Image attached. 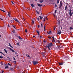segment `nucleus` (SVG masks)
<instances>
[{
  "label": "nucleus",
  "mask_w": 73,
  "mask_h": 73,
  "mask_svg": "<svg viewBox=\"0 0 73 73\" xmlns=\"http://www.w3.org/2000/svg\"><path fill=\"white\" fill-rule=\"evenodd\" d=\"M55 8H56V7H57V5H56V4H55Z\"/></svg>",
  "instance_id": "obj_40"
},
{
  "label": "nucleus",
  "mask_w": 73,
  "mask_h": 73,
  "mask_svg": "<svg viewBox=\"0 0 73 73\" xmlns=\"http://www.w3.org/2000/svg\"><path fill=\"white\" fill-rule=\"evenodd\" d=\"M7 58H9V59H10V58H9V57H8V56H7Z\"/></svg>",
  "instance_id": "obj_53"
},
{
  "label": "nucleus",
  "mask_w": 73,
  "mask_h": 73,
  "mask_svg": "<svg viewBox=\"0 0 73 73\" xmlns=\"http://www.w3.org/2000/svg\"><path fill=\"white\" fill-rule=\"evenodd\" d=\"M31 5L32 8H33V7H34V5L32 4H31Z\"/></svg>",
  "instance_id": "obj_14"
},
{
  "label": "nucleus",
  "mask_w": 73,
  "mask_h": 73,
  "mask_svg": "<svg viewBox=\"0 0 73 73\" xmlns=\"http://www.w3.org/2000/svg\"><path fill=\"white\" fill-rule=\"evenodd\" d=\"M33 38H34V37H35V36L33 35Z\"/></svg>",
  "instance_id": "obj_55"
},
{
  "label": "nucleus",
  "mask_w": 73,
  "mask_h": 73,
  "mask_svg": "<svg viewBox=\"0 0 73 73\" xmlns=\"http://www.w3.org/2000/svg\"><path fill=\"white\" fill-rule=\"evenodd\" d=\"M66 9H67V5H66L65 7V10H66Z\"/></svg>",
  "instance_id": "obj_22"
},
{
  "label": "nucleus",
  "mask_w": 73,
  "mask_h": 73,
  "mask_svg": "<svg viewBox=\"0 0 73 73\" xmlns=\"http://www.w3.org/2000/svg\"><path fill=\"white\" fill-rule=\"evenodd\" d=\"M63 20V19H62V20H61V21H62Z\"/></svg>",
  "instance_id": "obj_62"
},
{
  "label": "nucleus",
  "mask_w": 73,
  "mask_h": 73,
  "mask_svg": "<svg viewBox=\"0 0 73 73\" xmlns=\"http://www.w3.org/2000/svg\"><path fill=\"white\" fill-rule=\"evenodd\" d=\"M48 38H49L50 39V38H51V37L50 36L48 37Z\"/></svg>",
  "instance_id": "obj_43"
},
{
  "label": "nucleus",
  "mask_w": 73,
  "mask_h": 73,
  "mask_svg": "<svg viewBox=\"0 0 73 73\" xmlns=\"http://www.w3.org/2000/svg\"><path fill=\"white\" fill-rule=\"evenodd\" d=\"M52 45H53V44L51 43H50V44H48V46H46V47L48 48L49 50H50V47L52 46Z\"/></svg>",
  "instance_id": "obj_1"
},
{
  "label": "nucleus",
  "mask_w": 73,
  "mask_h": 73,
  "mask_svg": "<svg viewBox=\"0 0 73 73\" xmlns=\"http://www.w3.org/2000/svg\"><path fill=\"white\" fill-rule=\"evenodd\" d=\"M39 17L40 18V20H42V19L43 18L42 17H41V16H39Z\"/></svg>",
  "instance_id": "obj_16"
},
{
  "label": "nucleus",
  "mask_w": 73,
  "mask_h": 73,
  "mask_svg": "<svg viewBox=\"0 0 73 73\" xmlns=\"http://www.w3.org/2000/svg\"><path fill=\"white\" fill-rule=\"evenodd\" d=\"M47 33L48 34V35H49V32L48 31H47Z\"/></svg>",
  "instance_id": "obj_46"
},
{
  "label": "nucleus",
  "mask_w": 73,
  "mask_h": 73,
  "mask_svg": "<svg viewBox=\"0 0 73 73\" xmlns=\"http://www.w3.org/2000/svg\"><path fill=\"white\" fill-rule=\"evenodd\" d=\"M36 13L38 14H39V12H38V11H36Z\"/></svg>",
  "instance_id": "obj_35"
},
{
  "label": "nucleus",
  "mask_w": 73,
  "mask_h": 73,
  "mask_svg": "<svg viewBox=\"0 0 73 73\" xmlns=\"http://www.w3.org/2000/svg\"><path fill=\"white\" fill-rule=\"evenodd\" d=\"M53 15L54 16V17H56V15H54V14H53Z\"/></svg>",
  "instance_id": "obj_49"
},
{
  "label": "nucleus",
  "mask_w": 73,
  "mask_h": 73,
  "mask_svg": "<svg viewBox=\"0 0 73 73\" xmlns=\"http://www.w3.org/2000/svg\"><path fill=\"white\" fill-rule=\"evenodd\" d=\"M0 10H1L2 11H3V12H5V11L4 10H1V9H0Z\"/></svg>",
  "instance_id": "obj_28"
},
{
  "label": "nucleus",
  "mask_w": 73,
  "mask_h": 73,
  "mask_svg": "<svg viewBox=\"0 0 73 73\" xmlns=\"http://www.w3.org/2000/svg\"><path fill=\"white\" fill-rule=\"evenodd\" d=\"M10 14H11V12H9L8 13V15L9 17H11V15H10Z\"/></svg>",
  "instance_id": "obj_8"
},
{
  "label": "nucleus",
  "mask_w": 73,
  "mask_h": 73,
  "mask_svg": "<svg viewBox=\"0 0 73 73\" xmlns=\"http://www.w3.org/2000/svg\"><path fill=\"white\" fill-rule=\"evenodd\" d=\"M19 39H20V40H22V38H21V37H20V36H19Z\"/></svg>",
  "instance_id": "obj_18"
},
{
  "label": "nucleus",
  "mask_w": 73,
  "mask_h": 73,
  "mask_svg": "<svg viewBox=\"0 0 73 73\" xmlns=\"http://www.w3.org/2000/svg\"><path fill=\"white\" fill-rule=\"evenodd\" d=\"M25 32L26 33H27V30H25Z\"/></svg>",
  "instance_id": "obj_52"
},
{
  "label": "nucleus",
  "mask_w": 73,
  "mask_h": 73,
  "mask_svg": "<svg viewBox=\"0 0 73 73\" xmlns=\"http://www.w3.org/2000/svg\"><path fill=\"white\" fill-rule=\"evenodd\" d=\"M35 0V1H37V0Z\"/></svg>",
  "instance_id": "obj_64"
},
{
  "label": "nucleus",
  "mask_w": 73,
  "mask_h": 73,
  "mask_svg": "<svg viewBox=\"0 0 73 73\" xmlns=\"http://www.w3.org/2000/svg\"><path fill=\"white\" fill-rule=\"evenodd\" d=\"M32 22L33 23V24H34V23H35V21H32Z\"/></svg>",
  "instance_id": "obj_38"
},
{
  "label": "nucleus",
  "mask_w": 73,
  "mask_h": 73,
  "mask_svg": "<svg viewBox=\"0 0 73 73\" xmlns=\"http://www.w3.org/2000/svg\"><path fill=\"white\" fill-rule=\"evenodd\" d=\"M49 34H50V33H51V31H49Z\"/></svg>",
  "instance_id": "obj_50"
},
{
  "label": "nucleus",
  "mask_w": 73,
  "mask_h": 73,
  "mask_svg": "<svg viewBox=\"0 0 73 73\" xmlns=\"http://www.w3.org/2000/svg\"><path fill=\"white\" fill-rule=\"evenodd\" d=\"M8 27H9V25H8Z\"/></svg>",
  "instance_id": "obj_61"
},
{
  "label": "nucleus",
  "mask_w": 73,
  "mask_h": 73,
  "mask_svg": "<svg viewBox=\"0 0 73 73\" xmlns=\"http://www.w3.org/2000/svg\"><path fill=\"white\" fill-rule=\"evenodd\" d=\"M44 53H46V52H44Z\"/></svg>",
  "instance_id": "obj_63"
},
{
  "label": "nucleus",
  "mask_w": 73,
  "mask_h": 73,
  "mask_svg": "<svg viewBox=\"0 0 73 73\" xmlns=\"http://www.w3.org/2000/svg\"><path fill=\"white\" fill-rule=\"evenodd\" d=\"M45 1H46V2H48V0H45Z\"/></svg>",
  "instance_id": "obj_48"
},
{
  "label": "nucleus",
  "mask_w": 73,
  "mask_h": 73,
  "mask_svg": "<svg viewBox=\"0 0 73 73\" xmlns=\"http://www.w3.org/2000/svg\"><path fill=\"white\" fill-rule=\"evenodd\" d=\"M38 28H40V25H38Z\"/></svg>",
  "instance_id": "obj_44"
},
{
  "label": "nucleus",
  "mask_w": 73,
  "mask_h": 73,
  "mask_svg": "<svg viewBox=\"0 0 73 73\" xmlns=\"http://www.w3.org/2000/svg\"><path fill=\"white\" fill-rule=\"evenodd\" d=\"M10 47H11V48H13V47H12V46H10Z\"/></svg>",
  "instance_id": "obj_57"
},
{
  "label": "nucleus",
  "mask_w": 73,
  "mask_h": 73,
  "mask_svg": "<svg viewBox=\"0 0 73 73\" xmlns=\"http://www.w3.org/2000/svg\"><path fill=\"white\" fill-rule=\"evenodd\" d=\"M44 31H45V26L44 27Z\"/></svg>",
  "instance_id": "obj_32"
},
{
  "label": "nucleus",
  "mask_w": 73,
  "mask_h": 73,
  "mask_svg": "<svg viewBox=\"0 0 73 73\" xmlns=\"http://www.w3.org/2000/svg\"><path fill=\"white\" fill-rule=\"evenodd\" d=\"M54 30H55V28H54Z\"/></svg>",
  "instance_id": "obj_60"
},
{
  "label": "nucleus",
  "mask_w": 73,
  "mask_h": 73,
  "mask_svg": "<svg viewBox=\"0 0 73 73\" xmlns=\"http://www.w3.org/2000/svg\"><path fill=\"white\" fill-rule=\"evenodd\" d=\"M59 65H63V64H64V63H59Z\"/></svg>",
  "instance_id": "obj_7"
},
{
  "label": "nucleus",
  "mask_w": 73,
  "mask_h": 73,
  "mask_svg": "<svg viewBox=\"0 0 73 73\" xmlns=\"http://www.w3.org/2000/svg\"><path fill=\"white\" fill-rule=\"evenodd\" d=\"M3 57L1 56H0V58H3Z\"/></svg>",
  "instance_id": "obj_31"
},
{
  "label": "nucleus",
  "mask_w": 73,
  "mask_h": 73,
  "mask_svg": "<svg viewBox=\"0 0 73 73\" xmlns=\"http://www.w3.org/2000/svg\"><path fill=\"white\" fill-rule=\"evenodd\" d=\"M12 69H13V68H12L10 69V70H12Z\"/></svg>",
  "instance_id": "obj_58"
},
{
  "label": "nucleus",
  "mask_w": 73,
  "mask_h": 73,
  "mask_svg": "<svg viewBox=\"0 0 73 73\" xmlns=\"http://www.w3.org/2000/svg\"><path fill=\"white\" fill-rule=\"evenodd\" d=\"M70 30H73V28L70 27Z\"/></svg>",
  "instance_id": "obj_20"
},
{
  "label": "nucleus",
  "mask_w": 73,
  "mask_h": 73,
  "mask_svg": "<svg viewBox=\"0 0 73 73\" xmlns=\"http://www.w3.org/2000/svg\"><path fill=\"white\" fill-rule=\"evenodd\" d=\"M43 1H43V0H40L39 1V3H42V2H43Z\"/></svg>",
  "instance_id": "obj_11"
},
{
  "label": "nucleus",
  "mask_w": 73,
  "mask_h": 73,
  "mask_svg": "<svg viewBox=\"0 0 73 73\" xmlns=\"http://www.w3.org/2000/svg\"><path fill=\"white\" fill-rule=\"evenodd\" d=\"M0 53H1V54H3V56H5V55L3 53V52H0Z\"/></svg>",
  "instance_id": "obj_24"
},
{
  "label": "nucleus",
  "mask_w": 73,
  "mask_h": 73,
  "mask_svg": "<svg viewBox=\"0 0 73 73\" xmlns=\"http://www.w3.org/2000/svg\"><path fill=\"white\" fill-rule=\"evenodd\" d=\"M40 38H41V37H42V36H40Z\"/></svg>",
  "instance_id": "obj_54"
},
{
  "label": "nucleus",
  "mask_w": 73,
  "mask_h": 73,
  "mask_svg": "<svg viewBox=\"0 0 73 73\" xmlns=\"http://www.w3.org/2000/svg\"><path fill=\"white\" fill-rule=\"evenodd\" d=\"M11 3L13 4H14V3H13V1H11Z\"/></svg>",
  "instance_id": "obj_45"
},
{
  "label": "nucleus",
  "mask_w": 73,
  "mask_h": 73,
  "mask_svg": "<svg viewBox=\"0 0 73 73\" xmlns=\"http://www.w3.org/2000/svg\"><path fill=\"white\" fill-rule=\"evenodd\" d=\"M9 46H11V44L9 43Z\"/></svg>",
  "instance_id": "obj_39"
},
{
  "label": "nucleus",
  "mask_w": 73,
  "mask_h": 73,
  "mask_svg": "<svg viewBox=\"0 0 73 73\" xmlns=\"http://www.w3.org/2000/svg\"><path fill=\"white\" fill-rule=\"evenodd\" d=\"M4 50L5 53H7V51L5 49H4Z\"/></svg>",
  "instance_id": "obj_23"
},
{
  "label": "nucleus",
  "mask_w": 73,
  "mask_h": 73,
  "mask_svg": "<svg viewBox=\"0 0 73 73\" xmlns=\"http://www.w3.org/2000/svg\"><path fill=\"white\" fill-rule=\"evenodd\" d=\"M10 50H11V51L13 52H14V53H15V52L14 50H13L12 49V48H10Z\"/></svg>",
  "instance_id": "obj_9"
},
{
  "label": "nucleus",
  "mask_w": 73,
  "mask_h": 73,
  "mask_svg": "<svg viewBox=\"0 0 73 73\" xmlns=\"http://www.w3.org/2000/svg\"><path fill=\"white\" fill-rule=\"evenodd\" d=\"M13 59H14V60H15V61H16V59H15V57H13Z\"/></svg>",
  "instance_id": "obj_41"
},
{
  "label": "nucleus",
  "mask_w": 73,
  "mask_h": 73,
  "mask_svg": "<svg viewBox=\"0 0 73 73\" xmlns=\"http://www.w3.org/2000/svg\"><path fill=\"white\" fill-rule=\"evenodd\" d=\"M37 19L38 20V21H40V19H39V18H38V17Z\"/></svg>",
  "instance_id": "obj_30"
},
{
  "label": "nucleus",
  "mask_w": 73,
  "mask_h": 73,
  "mask_svg": "<svg viewBox=\"0 0 73 73\" xmlns=\"http://www.w3.org/2000/svg\"><path fill=\"white\" fill-rule=\"evenodd\" d=\"M33 64H34V65H36L38 64V61L34 60L33 61Z\"/></svg>",
  "instance_id": "obj_3"
},
{
  "label": "nucleus",
  "mask_w": 73,
  "mask_h": 73,
  "mask_svg": "<svg viewBox=\"0 0 73 73\" xmlns=\"http://www.w3.org/2000/svg\"><path fill=\"white\" fill-rule=\"evenodd\" d=\"M62 5V1H60V3L59 6V8L60 9L61 8V7Z\"/></svg>",
  "instance_id": "obj_4"
},
{
  "label": "nucleus",
  "mask_w": 73,
  "mask_h": 73,
  "mask_svg": "<svg viewBox=\"0 0 73 73\" xmlns=\"http://www.w3.org/2000/svg\"><path fill=\"white\" fill-rule=\"evenodd\" d=\"M26 56H27V57H29V58H31V57H30L29 56V55H28V54L27 55V54H26Z\"/></svg>",
  "instance_id": "obj_13"
},
{
  "label": "nucleus",
  "mask_w": 73,
  "mask_h": 73,
  "mask_svg": "<svg viewBox=\"0 0 73 73\" xmlns=\"http://www.w3.org/2000/svg\"><path fill=\"white\" fill-rule=\"evenodd\" d=\"M46 19L47 20H48V18L47 17H46Z\"/></svg>",
  "instance_id": "obj_56"
},
{
  "label": "nucleus",
  "mask_w": 73,
  "mask_h": 73,
  "mask_svg": "<svg viewBox=\"0 0 73 73\" xmlns=\"http://www.w3.org/2000/svg\"><path fill=\"white\" fill-rule=\"evenodd\" d=\"M58 25L59 26H60V20H58Z\"/></svg>",
  "instance_id": "obj_17"
},
{
  "label": "nucleus",
  "mask_w": 73,
  "mask_h": 73,
  "mask_svg": "<svg viewBox=\"0 0 73 73\" xmlns=\"http://www.w3.org/2000/svg\"><path fill=\"white\" fill-rule=\"evenodd\" d=\"M52 38H53V40H52V42H56L55 40H54V36H52Z\"/></svg>",
  "instance_id": "obj_5"
},
{
  "label": "nucleus",
  "mask_w": 73,
  "mask_h": 73,
  "mask_svg": "<svg viewBox=\"0 0 73 73\" xmlns=\"http://www.w3.org/2000/svg\"><path fill=\"white\" fill-rule=\"evenodd\" d=\"M60 3V1L59 0H57V3L59 4Z\"/></svg>",
  "instance_id": "obj_19"
},
{
  "label": "nucleus",
  "mask_w": 73,
  "mask_h": 73,
  "mask_svg": "<svg viewBox=\"0 0 73 73\" xmlns=\"http://www.w3.org/2000/svg\"><path fill=\"white\" fill-rule=\"evenodd\" d=\"M73 10H72V9H69V15L70 17L72 16V14H73Z\"/></svg>",
  "instance_id": "obj_2"
},
{
  "label": "nucleus",
  "mask_w": 73,
  "mask_h": 73,
  "mask_svg": "<svg viewBox=\"0 0 73 73\" xmlns=\"http://www.w3.org/2000/svg\"><path fill=\"white\" fill-rule=\"evenodd\" d=\"M0 19L1 20H3V19H1V18H0Z\"/></svg>",
  "instance_id": "obj_59"
},
{
  "label": "nucleus",
  "mask_w": 73,
  "mask_h": 73,
  "mask_svg": "<svg viewBox=\"0 0 73 73\" xmlns=\"http://www.w3.org/2000/svg\"><path fill=\"white\" fill-rule=\"evenodd\" d=\"M13 62H14V64H16V61H13Z\"/></svg>",
  "instance_id": "obj_15"
},
{
  "label": "nucleus",
  "mask_w": 73,
  "mask_h": 73,
  "mask_svg": "<svg viewBox=\"0 0 73 73\" xmlns=\"http://www.w3.org/2000/svg\"><path fill=\"white\" fill-rule=\"evenodd\" d=\"M13 20H11V23H13Z\"/></svg>",
  "instance_id": "obj_33"
},
{
  "label": "nucleus",
  "mask_w": 73,
  "mask_h": 73,
  "mask_svg": "<svg viewBox=\"0 0 73 73\" xmlns=\"http://www.w3.org/2000/svg\"><path fill=\"white\" fill-rule=\"evenodd\" d=\"M57 12V10H55V14H56V12Z\"/></svg>",
  "instance_id": "obj_36"
},
{
  "label": "nucleus",
  "mask_w": 73,
  "mask_h": 73,
  "mask_svg": "<svg viewBox=\"0 0 73 73\" xmlns=\"http://www.w3.org/2000/svg\"><path fill=\"white\" fill-rule=\"evenodd\" d=\"M8 65H9L10 66H11V64L9 63H8L7 64Z\"/></svg>",
  "instance_id": "obj_27"
},
{
  "label": "nucleus",
  "mask_w": 73,
  "mask_h": 73,
  "mask_svg": "<svg viewBox=\"0 0 73 73\" xmlns=\"http://www.w3.org/2000/svg\"><path fill=\"white\" fill-rule=\"evenodd\" d=\"M2 73H4V71L3 70H2Z\"/></svg>",
  "instance_id": "obj_51"
},
{
  "label": "nucleus",
  "mask_w": 73,
  "mask_h": 73,
  "mask_svg": "<svg viewBox=\"0 0 73 73\" xmlns=\"http://www.w3.org/2000/svg\"><path fill=\"white\" fill-rule=\"evenodd\" d=\"M41 28H42V23L41 24Z\"/></svg>",
  "instance_id": "obj_34"
},
{
  "label": "nucleus",
  "mask_w": 73,
  "mask_h": 73,
  "mask_svg": "<svg viewBox=\"0 0 73 73\" xmlns=\"http://www.w3.org/2000/svg\"><path fill=\"white\" fill-rule=\"evenodd\" d=\"M14 20H15V21H17V23H19V21L16 19H14Z\"/></svg>",
  "instance_id": "obj_10"
},
{
  "label": "nucleus",
  "mask_w": 73,
  "mask_h": 73,
  "mask_svg": "<svg viewBox=\"0 0 73 73\" xmlns=\"http://www.w3.org/2000/svg\"><path fill=\"white\" fill-rule=\"evenodd\" d=\"M42 5H40V4H38V7H41Z\"/></svg>",
  "instance_id": "obj_12"
},
{
  "label": "nucleus",
  "mask_w": 73,
  "mask_h": 73,
  "mask_svg": "<svg viewBox=\"0 0 73 73\" xmlns=\"http://www.w3.org/2000/svg\"><path fill=\"white\" fill-rule=\"evenodd\" d=\"M13 33H16V32L15 31V30H13Z\"/></svg>",
  "instance_id": "obj_29"
},
{
  "label": "nucleus",
  "mask_w": 73,
  "mask_h": 73,
  "mask_svg": "<svg viewBox=\"0 0 73 73\" xmlns=\"http://www.w3.org/2000/svg\"><path fill=\"white\" fill-rule=\"evenodd\" d=\"M43 20H44V21H45V18H43Z\"/></svg>",
  "instance_id": "obj_37"
},
{
  "label": "nucleus",
  "mask_w": 73,
  "mask_h": 73,
  "mask_svg": "<svg viewBox=\"0 0 73 73\" xmlns=\"http://www.w3.org/2000/svg\"><path fill=\"white\" fill-rule=\"evenodd\" d=\"M36 32L37 33H38V35H39V32L37 30L36 31Z\"/></svg>",
  "instance_id": "obj_26"
},
{
  "label": "nucleus",
  "mask_w": 73,
  "mask_h": 73,
  "mask_svg": "<svg viewBox=\"0 0 73 73\" xmlns=\"http://www.w3.org/2000/svg\"><path fill=\"white\" fill-rule=\"evenodd\" d=\"M3 64H4V62H1V65H3Z\"/></svg>",
  "instance_id": "obj_25"
},
{
  "label": "nucleus",
  "mask_w": 73,
  "mask_h": 73,
  "mask_svg": "<svg viewBox=\"0 0 73 73\" xmlns=\"http://www.w3.org/2000/svg\"><path fill=\"white\" fill-rule=\"evenodd\" d=\"M17 45H19V42L17 43Z\"/></svg>",
  "instance_id": "obj_42"
},
{
  "label": "nucleus",
  "mask_w": 73,
  "mask_h": 73,
  "mask_svg": "<svg viewBox=\"0 0 73 73\" xmlns=\"http://www.w3.org/2000/svg\"><path fill=\"white\" fill-rule=\"evenodd\" d=\"M9 68V67L8 66H6L5 67V69H7V68Z\"/></svg>",
  "instance_id": "obj_21"
},
{
  "label": "nucleus",
  "mask_w": 73,
  "mask_h": 73,
  "mask_svg": "<svg viewBox=\"0 0 73 73\" xmlns=\"http://www.w3.org/2000/svg\"><path fill=\"white\" fill-rule=\"evenodd\" d=\"M61 33V30L60 29L59 31H58V33H57L58 35H60Z\"/></svg>",
  "instance_id": "obj_6"
},
{
  "label": "nucleus",
  "mask_w": 73,
  "mask_h": 73,
  "mask_svg": "<svg viewBox=\"0 0 73 73\" xmlns=\"http://www.w3.org/2000/svg\"><path fill=\"white\" fill-rule=\"evenodd\" d=\"M13 27L14 28L16 29V28H15V26L13 25Z\"/></svg>",
  "instance_id": "obj_47"
}]
</instances>
